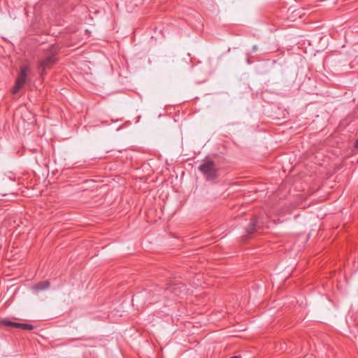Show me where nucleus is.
Wrapping results in <instances>:
<instances>
[{
    "label": "nucleus",
    "instance_id": "f257e3e1",
    "mask_svg": "<svg viewBox=\"0 0 358 358\" xmlns=\"http://www.w3.org/2000/svg\"><path fill=\"white\" fill-rule=\"evenodd\" d=\"M29 71V68L28 66L22 65L20 66L18 78L16 80L15 85L12 89L13 94H17L27 82Z\"/></svg>",
    "mask_w": 358,
    "mask_h": 358
},
{
    "label": "nucleus",
    "instance_id": "f03ea898",
    "mask_svg": "<svg viewBox=\"0 0 358 358\" xmlns=\"http://www.w3.org/2000/svg\"><path fill=\"white\" fill-rule=\"evenodd\" d=\"M199 169L205 175L208 180L213 181L217 178V171L213 161L207 160L204 162Z\"/></svg>",
    "mask_w": 358,
    "mask_h": 358
},
{
    "label": "nucleus",
    "instance_id": "7ed1b4c3",
    "mask_svg": "<svg viewBox=\"0 0 358 358\" xmlns=\"http://www.w3.org/2000/svg\"><path fill=\"white\" fill-rule=\"evenodd\" d=\"M57 60V57L53 54L48 55L45 59L41 60L38 64V70L41 71V75L45 73L47 69L50 68L55 64Z\"/></svg>",
    "mask_w": 358,
    "mask_h": 358
},
{
    "label": "nucleus",
    "instance_id": "20e7f679",
    "mask_svg": "<svg viewBox=\"0 0 358 358\" xmlns=\"http://www.w3.org/2000/svg\"><path fill=\"white\" fill-rule=\"evenodd\" d=\"M0 322L1 324L6 326V327H15V328H19L24 330H32L34 329V326L30 324H23V323H18L9 320L7 318H4L0 320Z\"/></svg>",
    "mask_w": 358,
    "mask_h": 358
},
{
    "label": "nucleus",
    "instance_id": "39448f33",
    "mask_svg": "<svg viewBox=\"0 0 358 358\" xmlns=\"http://www.w3.org/2000/svg\"><path fill=\"white\" fill-rule=\"evenodd\" d=\"M181 288L180 284H174L168 287L164 291L166 294L165 296H169V293H173L176 296H179L182 293Z\"/></svg>",
    "mask_w": 358,
    "mask_h": 358
},
{
    "label": "nucleus",
    "instance_id": "423d86ee",
    "mask_svg": "<svg viewBox=\"0 0 358 358\" xmlns=\"http://www.w3.org/2000/svg\"><path fill=\"white\" fill-rule=\"evenodd\" d=\"M50 286V282L47 280L45 281H41L38 283L33 285L31 287V289L36 292L38 293L40 291H43L45 289H47Z\"/></svg>",
    "mask_w": 358,
    "mask_h": 358
},
{
    "label": "nucleus",
    "instance_id": "0eeeda50",
    "mask_svg": "<svg viewBox=\"0 0 358 358\" xmlns=\"http://www.w3.org/2000/svg\"><path fill=\"white\" fill-rule=\"evenodd\" d=\"M257 226H258V222L257 221V220L255 218H254L251 221L248 228L247 229L248 234H252L254 231H256V229H257Z\"/></svg>",
    "mask_w": 358,
    "mask_h": 358
},
{
    "label": "nucleus",
    "instance_id": "6e6552de",
    "mask_svg": "<svg viewBox=\"0 0 358 358\" xmlns=\"http://www.w3.org/2000/svg\"><path fill=\"white\" fill-rule=\"evenodd\" d=\"M139 297V295L137 294V295H135L134 296L133 299H132V301L134 302L135 300H137V299Z\"/></svg>",
    "mask_w": 358,
    "mask_h": 358
},
{
    "label": "nucleus",
    "instance_id": "1a4fd4ad",
    "mask_svg": "<svg viewBox=\"0 0 358 358\" xmlns=\"http://www.w3.org/2000/svg\"><path fill=\"white\" fill-rule=\"evenodd\" d=\"M355 147L356 148H358V139H357V140L355 141Z\"/></svg>",
    "mask_w": 358,
    "mask_h": 358
},
{
    "label": "nucleus",
    "instance_id": "9d476101",
    "mask_svg": "<svg viewBox=\"0 0 358 358\" xmlns=\"http://www.w3.org/2000/svg\"><path fill=\"white\" fill-rule=\"evenodd\" d=\"M253 50H254V51H255L257 50V46L256 45L253 46Z\"/></svg>",
    "mask_w": 358,
    "mask_h": 358
},
{
    "label": "nucleus",
    "instance_id": "9b49d317",
    "mask_svg": "<svg viewBox=\"0 0 358 358\" xmlns=\"http://www.w3.org/2000/svg\"><path fill=\"white\" fill-rule=\"evenodd\" d=\"M231 358H240V357H238V356H234V357H231Z\"/></svg>",
    "mask_w": 358,
    "mask_h": 358
},
{
    "label": "nucleus",
    "instance_id": "f8f14e48",
    "mask_svg": "<svg viewBox=\"0 0 358 358\" xmlns=\"http://www.w3.org/2000/svg\"><path fill=\"white\" fill-rule=\"evenodd\" d=\"M7 201L12 202V201H14V200H13V199H10V200H8Z\"/></svg>",
    "mask_w": 358,
    "mask_h": 358
}]
</instances>
